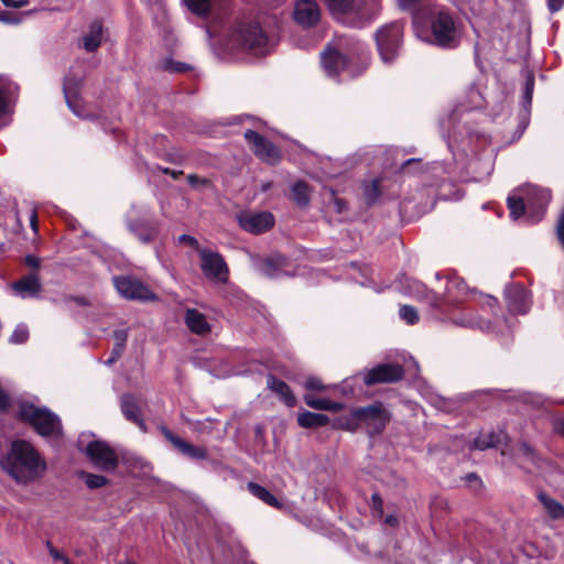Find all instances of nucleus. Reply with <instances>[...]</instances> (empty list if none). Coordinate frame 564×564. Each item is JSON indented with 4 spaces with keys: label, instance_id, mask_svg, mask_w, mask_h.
<instances>
[{
    "label": "nucleus",
    "instance_id": "bb28decb",
    "mask_svg": "<svg viewBox=\"0 0 564 564\" xmlns=\"http://www.w3.org/2000/svg\"><path fill=\"white\" fill-rule=\"evenodd\" d=\"M267 386L271 391L279 395L286 406L293 408L296 404V399L291 388L283 380L273 375H269L267 377Z\"/></svg>",
    "mask_w": 564,
    "mask_h": 564
},
{
    "label": "nucleus",
    "instance_id": "393cba45",
    "mask_svg": "<svg viewBox=\"0 0 564 564\" xmlns=\"http://www.w3.org/2000/svg\"><path fill=\"white\" fill-rule=\"evenodd\" d=\"M507 433L502 430L498 431H486L479 433L474 440L473 447L479 451H485L492 447H498L500 444L507 441Z\"/></svg>",
    "mask_w": 564,
    "mask_h": 564
},
{
    "label": "nucleus",
    "instance_id": "603ef678",
    "mask_svg": "<svg viewBox=\"0 0 564 564\" xmlns=\"http://www.w3.org/2000/svg\"><path fill=\"white\" fill-rule=\"evenodd\" d=\"M304 387L311 391H324L326 389V386H324L322 381L316 377L307 378Z\"/></svg>",
    "mask_w": 564,
    "mask_h": 564
},
{
    "label": "nucleus",
    "instance_id": "4c0bfd02",
    "mask_svg": "<svg viewBox=\"0 0 564 564\" xmlns=\"http://www.w3.org/2000/svg\"><path fill=\"white\" fill-rule=\"evenodd\" d=\"M400 289L403 292L416 297H421L427 294V289L424 284L408 276H404L403 280L400 281Z\"/></svg>",
    "mask_w": 564,
    "mask_h": 564
},
{
    "label": "nucleus",
    "instance_id": "f03ea898",
    "mask_svg": "<svg viewBox=\"0 0 564 564\" xmlns=\"http://www.w3.org/2000/svg\"><path fill=\"white\" fill-rule=\"evenodd\" d=\"M399 6L413 13L416 36L423 42L442 50L459 47L464 25L446 7L431 4L427 0H398Z\"/></svg>",
    "mask_w": 564,
    "mask_h": 564
},
{
    "label": "nucleus",
    "instance_id": "4be33fe9",
    "mask_svg": "<svg viewBox=\"0 0 564 564\" xmlns=\"http://www.w3.org/2000/svg\"><path fill=\"white\" fill-rule=\"evenodd\" d=\"M451 324L462 328L479 329L481 332H494L495 327L491 322L485 321L477 315L473 314L469 308L464 312L448 316Z\"/></svg>",
    "mask_w": 564,
    "mask_h": 564
},
{
    "label": "nucleus",
    "instance_id": "2f4dec72",
    "mask_svg": "<svg viewBox=\"0 0 564 564\" xmlns=\"http://www.w3.org/2000/svg\"><path fill=\"white\" fill-rule=\"evenodd\" d=\"M284 263V259L282 257L276 258H264L254 260L256 269L270 278H274L278 275V270Z\"/></svg>",
    "mask_w": 564,
    "mask_h": 564
},
{
    "label": "nucleus",
    "instance_id": "4468645a",
    "mask_svg": "<svg viewBox=\"0 0 564 564\" xmlns=\"http://www.w3.org/2000/svg\"><path fill=\"white\" fill-rule=\"evenodd\" d=\"M404 376V369L398 364H380L371 369L358 372L352 379L361 378L366 386L377 383H393L400 381Z\"/></svg>",
    "mask_w": 564,
    "mask_h": 564
},
{
    "label": "nucleus",
    "instance_id": "09e8293b",
    "mask_svg": "<svg viewBox=\"0 0 564 564\" xmlns=\"http://www.w3.org/2000/svg\"><path fill=\"white\" fill-rule=\"evenodd\" d=\"M162 68L170 73H184L189 66L182 62H174L173 59H165L162 63Z\"/></svg>",
    "mask_w": 564,
    "mask_h": 564
},
{
    "label": "nucleus",
    "instance_id": "58836bf2",
    "mask_svg": "<svg viewBox=\"0 0 564 564\" xmlns=\"http://www.w3.org/2000/svg\"><path fill=\"white\" fill-rule=\"evenodd\" d=\"M380 180L372 178L362 183V194L368 204H373L380 196L379 189Z\"/></svg>",
    "mask_w": 564,
    "mask_h": 564
},
{
    "label": "nucleus",
    "instance_id": "473e14b6",
    "mask_svg": "<svg viewBox=\"0 0 564 564\" xmlns=\"http://www.w3.org/2000/svg\"><path fill=\"white\" fill-rule=\"evenodd\" d=\"M337 427L348 431L356 432L362 429L360 406L354 409L348 414L340 416L336 423Z\"/></svg>",
    "mask_w": 564,
    "mask_h": 564
},
{
    "label": "nucleus",
    "instance_id": "6e6d98bb",
    "mask_svg": "<svg viewBox=\"0 0 564 564\" xmlns=\"http://www.w3.org/2000/svg\"><path fill=\"white\" fill-rule=\"evenodd\" d=\"M24 262H25L26 265H29L32 269H39L40 265H41L40 258H37L36 256H33V254H28L24 258Z\"/></svg>",
    "mask_w": 564,
    "mask_h": 564
},
{
    "label": "nucleus",
    "instance_id": "3c124183",
    "mask_svg": "<svg viewBox=\"0 0 564 564\" xmlns=\"http://www.w3.org/2000/svg\"><path fill=\"white\" fill-rule=\"evenodd\" d=\"M112 337L116 344L127 345L129 337V327L118 328L113 330Z\"/></svg>",
    "mask_w": 564,
    "mask_h": 564
},
{
    "label": "nucleus",
    "instance_id": "7c9ffc66",
    "mask_svg": "<svg viewBox=\"0 0 564 564\" xmlns=\"http://www.w3.org/2000/svg\"><path fill=\"white\" fill-rule=\"evenodd\" d=\"M304 402L310 408H313L315 410H322V411H330V412H338L344 408V404L340 402L330 401L328 399L324 398H316L315 395L311 393H306L304 397Z\"/></svg>",
    "mask_w": 564,
    "mask_h": 564
},
{
    "label": "nucleus",
    "instance_id": "a878e982",
    "mask_svg": "<svg viewBox=\"0 0 564 564\" xmlns=\"http://www.w3.org/2000/svg\"><path fill=\"white\" fill-rule=\"evenodd\" d=\"M18 89L17 84L4 76H0V117L10 111V101L17 95ZM4 124V122H0V129Z\"/></svg>",
    "mask_w": 564,
    "mask_h": 564
},
{
    "label": "nucleus",
    "instance_id": "1a4fd4ad",
    "mask_svg": "<svg viewBox=\"0 0 564 564\" xmlns=\"http://www.w3.org/2000/svg\"><path fill=\"white\" fill-rule=\"evenodd\" d=\"M376 44L383 64H392L399 56L403 43V23L394 21L380 28L376 34Z\"/></svg>",
    "mask_w": 564,
    "mask_h": 564
},
{
    "label": "nucleus",
    "instance_id": "b1692460",
    "mask_svg": "<svg viewBox=\"0 0 564 564\" xmlns=\"http://www.w3.org/2000/svg\"><path fill=\"white\" fill-rule=\"evenodd\" d=\"M11 288L21 299H37L42 291V283L36 273H31L13 282Z\"/></svg>",
    "mask_w": 564,
    "mask_h": 564
},
{
    "label": "nucleus",
    "instance_id": "2eb2a0df",
    "mask_svg": "<svg viewBox=\"0 0 564 564\" xmlns=\"http://www.w3.org/2000/svg\"><path fill=\"white\" fill-rule=\"evenodd\" d=\"M362 429L368 435L373 436L382 433L390 421V413L380 402L367 406H360Z\"/></svg>",
    "mask_w": 564,
    "mask_h": 564
},
{
    "label": "nucleus",
    "instance_id": "680f3d73",
    "mask_svg": "<svg viewBox=\"0 0 564 564\" xmlns=\"http://www.w3.org/2000/svg\"><path fill=\"white\" fill-rule=\"evenodd\" d=\"M67 301L74 302L79 306H88L90 304L85 296H69Z\"/></svg>",
    "mask_w": 564,
    "mask_h": 564
},
{
    "label": "nucleus",
    "instance_id": "c9c22d12",
    "mask_svg": "<svg viewBox=\"0 0 564 564\" xmlns=\"http://www.w3.org/2000/svg\"><path fill=\"white\" fill-rule=\"evenodd\" d=\"M329 422V417L325 414L304 411L299 414L297 423L305 429L324 426Z\"/></svg>",
    "mask_w": 564,
    "mask_h": 564
},
{
    "label": "nucleus",
    "instance_id": "bf43d9fd",
    "mask_svg": "<svg viewBox=\"0 0 564 564\" xmlns=\"http://www.w3.org/2000/svg\"><path fill=\"white\" fill-rule=\"evenodd\" d=\"M529 126V118L527 115H524L522 118H521V121L518 126V130H517V140L521 138V135L523 134V132L525 131V129L528 128Z\"/></svg>",
    "mask_w": 564,
    "mask_h": 564
},
{
    "label": "nucleus",
    "instance_id": "0eeeda50",
    "mask_svg": "<svg viewBox=\"0 0 564 564\" xmlns=\"http://www.w3.org/2000/svg\"><path fill=\"white\" fill-rule=\"evenodd\" d=\"M325 3L335 20L350 28H365L375 19L365 0H325Z\"/></svg>",
    "mask_w": 564,
    "mask_h": 564
},
{
    "label": "nucleus",
    "instance_id": "aec40b11",
    "mask_svg": "<svg viewBox=\"0 0 564 564\" xmlns=\"http://www.w3.org/2000/svg\"><path fill=\"white\" fill-rule=\"evenodd\" d=\"M293 17L303 28L316 25L321 19V9L315 0H297L294 4Z\"/></svg>",
    "mask_w": 564,
    "mask_h": 564
},
{
    "label": "nucleus",
    "instance_id": "6ab92c4d",
    "mask_svg": "<svg viewBox=\"0 0 564 564\" xmlns=\"http://www.w3.org/2000/svg\"><path fill=\"white\" fill-rule=\"evenodd\" d=\"M160 431L166 441H169L173 447L182 455L195 460H203L208 457V452L205 447L194 446L193 444L172 433L166 426H161Z\"/></svg>",
    "mask_w": 564,
    "mask_h": 564
},
{
    "label": "nucleus",
    "instance_id": "69168bd1",
    "mask_svg": "<svg viewBox=\"0 0 564 564\" xmlns=\"http://www.w3.org/2000/svg\"><path fill=\"white\" fill-rule=\"evenodd\" d=\"M373 509L380 513H382V500L381 498L375 494L372 495Z\"/></svg>",
    "mask_w": 564,
    "mask_h": 564
},
{
    "label": "nucleus",
    "instance_id": "f8f14e48",
    "mask_svg": "<svg viewBox=\"0 0 564 564\" xmlns=\"http://www.w3.org/2000/svg\"><path fill=\"white\" fill-rule=\"evenodd\" d=\"M200 270L205 278L213 283L227 284L229 281V268L224 257L210 249L199 250Z\"/></svg>",
    "mask_w": 564,
    "mask_h": 564
},
{
    "label": "nucleus",
    "instance_id": "39448f33",
    "mask_svg": "<svg viewBox=\"0 0 564 564\" xmlns=\"http://www.w3.org/2000/svg\"><path fill=\"white\" fill-rule=\"evenodd\" d=\"M518 194L508 197L507 204L510 217L518 220L524 217L528 223H538L545 215L546 207L551 200V192L534 185H528L519 189Z\"/></svg>",
    "mask_w": 564,
    "mask_h": 564
},
{
    "label": "nucleus",
    "instance_id": "ddd939ff",
    "mask_svg": "<svg viewBox=\"0 0 564 564\" xmlns=\"http://www.w3.org/2000/svg\"><path fill=\"white\" fill-rule=\"evenodd\" d=\"M112 283L120 296L126 300L150 302L156 299L149 286L133 275H115Z\"/></svg>",
    "mask_w": 564,
    "mask_h": 564
},
{
    "label": "nucleus",
    "instance_id": "49530a36",
    "mask_svg": "<svg viewBox=\"0 0 564 564\" xmlns=\"http://www.w3.org/2000/svg\"><path fill=\"white\" fill-rule=\"evenodd\" d=\"M187 182L194 189L197 191L209 188L212 186V182L208 178L200 177L196 174H189L187 176Z\"/></svg>",
    "mask_w": 564,
    "mask_h": 564
},
{
    "label": "nucleus",
    "instance_id": "72a5a7b5",
    "mask_svg": "<svg viewBox=\"0 0 564 564\" xmlns=\"http://www.w3.org/2000/svg\"><path fill=\"white\" fill-rule=\"evenodd\" d=\"M247 488L252 496L260 499L268 506L274 507L276 509L282 508V503L278 500V498L261 485L250 481L248 482Z\"/></svg>",
    "mask_w": 564,
    "mask_h": 564
},
{
    "label": "nucleus",
    "instance_id": "f3484780",
    "mask_svg": "<svg viewBox=\"0 0 564 564\" xmlns=\"http://www.w3.org/2000/svg\"><path fill=\"white\" fill-rule=\"evenodd\" d=\"M245 139L252 145V151L261 161L268 164H276L281 154L279 149L258 132L248 129L243 133Z\"/></svg>",
    "mask_w": 564,
    "mask_h": 564
},
{
    "label": "nucleus",
    "instance_id": "13d9d810",
    "mask_svg": "<svg viewBox=\"0 0 564 564\" xmlns=\"http://www.w3.org/2000/svg\"><path fill=\"white\" fill-rule=\"evenodd\" d=\"M47 547H48L50 555L54 560H56V561H65L67 558L61 551H58L55 547H53L50 542H47Z\"/></svg>",
    "mask_w": 564,
    "mask_h": 564
},
{
    "label": "nucleus",
    "instance_id": "f704fd0d",
    "mask_svg": "<svg viewBox=\"0 0 564 564\" xmlns=\"http://www.w3.org/2000/svg\"><path fill=\"white\" fill-rule=\"evenodd\" d=\"M291 195L293 202L301 208L308 206L311 200V188L303 182L297 181L291 186Z\"/></svg>",
    "mask_w": 564,
    "mask_h": 564
},
{
    "label": "nucleus",
    "instance_id": "79ce46f5",
    "mask_svg": "<svg viewBox=\"0 0 564 564\" xmlns=\"http://www.w3.org/2000/svg\"><path fill=\"white\" fill-rule=\"evenodd\" d=\"M29 336V327L24 323H20L11 334L9 343L12 345H21L28 341Z\"/></svg>",
    "mask_w": 564,
    "mask_h": 564
},
{
    "label": "nucleus",
    "instance_id": "ea45409f",
    "mask_svg": "<svg viewBox=\"0 0 564 564\" xmlns=\"http://www.w3.org/2000/svg\"><path fill=\"white\" fill-rule=\"evenodd\" d=\"M186 8L196 15H207L210 11V0H183Z\"/></svg>",
    "mask_w": 564,
    "mask_h": 564
},
{
    "label": "nucleus",
    "instance_id": "423d86ee",
    "mask_svg": "<svg viewBox=\"0 0 564 564\" xmlns=\"http://www.w3.org/2000/svg\"><path fill=\"white\" fill-rule=\"evenodd\" d=\"M18 415L45 438L56 440L63 434L59 416L46 406H36L29 402H22Z\"/></svg>",
    "mask_w": 564,
    "mask_h": 564
},
{
    "label": "nucleus",
    "instance_id": "5fc2aeb1",
    "mask_svg": "<svg viewBox=\"0 0 564 564\" xmlns=\"http://www.w3.org/2000/svg\"><path fill=\"white\" fill-rule=\"evenodd\" d=\"M546 4L549 11L555 13L564 7V0H546Z\"/></svg>",
    "mask_w": 564,
    "mask_h": 564
},
{
    "label": "nucleus",
    "instance_id": "de8ad7c7",
    "mask_svg": "<svg viewBox=\"0 0 564 564\" xmlns=\"http://www.w3.org/2000/svg\"><path fill=\"white\" fill-rule=\"evenodd\" d=\"M127 464H128L129 468L131 469V471H133V473L137 470H139L141 473H147V470L149 468V463L138 456L128 457Z\"/></svg>",
    "mask_w": 564,
    "mask_h": 564
},
{
    "label": "nucleus",
    "instance_id": "338daca9",
    "mask_svg": "<svg viewBox=\"0 0 564 564\" xmlns=\"http://www.w3.org/2000/svg\"><path fill=\"white\" fill-rule=\"evenodd\" d=\"M334 205L337 213H343L347 209L346 203L340 198H334Z\"/></svg>",
    "mask_w": 564,
    "mask_h": 564
},
{
    "label": "nucleus",
    "instance_id": "c03bdc74",
    "mask_svg": "<svg viewBox=\"0 0 564 564\" xmlns=\"http://www.w3.org/2000/svg\"><path fill=\"white\" fill-rule=\"evenodd\" d=\"M83 479L85 480V484L88 488L97 489L106 485L107 479L105 476L101 475H95L90 473H83L82 475Z\"/></svg>",
    "mask_w": 564,
    "mask_h": 564
},
{
    "label": "nucleus",
    "instance_id": "a18cd8bd",
    "mask_svg": "<svg viewBox=\"0 0 564 564\" xmlns=\"http://www.w3.org/2000/svg\"><path fill=\"white\" fill-rule=\"evenodd\" d=\"M534 89V77L533 75H528L524 84V90H523V97L522 102L525 110L531 106L532 102V95Z\"/></svg>",
    "mask_w": 564,
    "mask_h": 564
},
{
    "label": "nucleus",
    "instance_id": "9b49d317",
    "mask_svg": "<svg viewBox=\"0 0 564 564\" xmlns=\"http://www.w3.org/2000/svg\"><path fill=\"white\" fill-rule=\"evenodd\" d=\"M127 227L143 243L151 242L158 234V223L149 217V208L132 206L127 215Z\"/></svg>",
    "mask_w": 564,
    "mask_h": 564
},
{
    "label": "nucleus",
    "instance_id": "f257e3e1",
    "mask_svg": "<svg viewBox=\"0 0 564 564\" xmlns=\"http://www.w3.org/2000/svg\"><path fill=\"white\" fill-rule=\"evenodd\" d=\"M484 105L485 98L481 91L476 84H471L455 109L440 121L442 135L455 161L454 164L446 165L445 172L455 180L480 182L494 171V163L490 159L485 162L473 159L468 162V167L474 170V174L469 175V172L465 171V159L490 142L487 134L469 126V112L484 108Z\"/></svg>",
    "mask_w": 564,
    "mask_h": 564
},
{
    "label": "nucleus",
    "instance_id": "cd10ccee",
    "mask_svg": "<svg viewBox=\"0 0 564 564\" xmlns=\"http://www.w3.org/2000/svg\"><path fill=\"white\" fill-rule=\"evenodd\" d=\"M186 326L197 335H206L210 332V325L206 316L196 308H188L185 313Z\"/></svg>",
    "mask_w": 564,
    "mask_h": 564
},
{
    "label": "nucleus",
    "instance_id": "20e7f679",
    "mask_svg": "<svg viewBox=\"0 0 564 564\" xmlns=\"http://www.w3.org/2000/svg\"><path fill=\"white\" fill-rule=\"evenodd\" d=\"M0 468L17 485L29 486L44 476L47 465L30 442L15 440L0 454Z\"/></svg>",
    "mask_w": 564,
    "mask_h": 564
},
{
    "label": "nucleus",
    "instance_id": "4d7b16f0",
    "mask_svg": "<svg viewBox=\"0 0 564 564\" xmlns=\"http://www.w3.org/2000/svg\"><path fill=\"white\" fill-rule=\"evenodd\" d=\"M3 6L8 8H22L25 7L29 1L28 0H1Z\"/></svg>",
    "mask_w": 564,
    "mask_h": 564
},
{
    "label": "nucleus",
    "instance_id": "5701e85b",
    "mask_svg": "<svg viewBox=\"0 0 564 564\" xmlns=\"http://www.w3.org/2000/svg\"><path fill=\"white\" fill-rule=\"evenodd\" d=\"M79 82L67 77L63 85L64 97L68 108L75 116L83 119H94L91 113H88L80 99L78 98Z\"/></svg>",
    "mask_w": 564,
    "mask_h": 564
},
{
    "label": "nucleus",
    "instance_id": "e433bc0d",
    "mask_svg": "<svg viewBox=\"0 0 564 564\" xmlns=\"http://www.w3.org/2000/svg\"><path fill=\"white\" fill-rule=\"evenodd\" d=\"M538 498L550 518L564 519V506L561 502L543 492L539 494Z\"/></svg>",
    "mask_w": 564,
    "mask_h": 564
},
{
    "label": "nucleus",
    "instance_id": "412c9836",
    "mask_svg": "<svg viewBox=\"0 0 564 564\" xmlns=\"http://www.w3.org/2000/svg\"><path fill=\"white\" fill-rule=\"evenodd\" d=\"M508 308L513 314H527L531 307L529 292L521 285L508 286L505 291Z\"/></svg>",
    "mask_w": 564,
    "mask_h": 564
},
{
    "label": "nucleus",
    "instance_id": "e2e57ef3",
    "mask_svg": "<svg viewBox=\"0 0 564 564\" xmlns=\"http://www.w3.org/2000/svg\"><path fill=\"white\" fill-rule=\"evenodd\" d=\"M124 350H126V345L115 343L110 354L113 355V357L120 358L122 356V354L124 352Z\"/></svg>",
    "mask_w": 564,
    "mask_h": 564
},
{
    "label": "nucleus",
    "instance_id": "c85d7f7f",
    "mask_svg": "<svg viewBox=\"0 0 564 564\" xmlns=\"http://www.w3.org/2000/svg\"><path fill=\"white\" fill-rule=\"evenodd\" d=\"M121 411L124 417L143 429V420L141 416L140 408L137 404L134 398L130 394H124L121 398Z\"/></svg>",
    "mask_w": 564,
    "mask_h": 564
},
{
    "label": "nucleus",
    "instance_id": "a211bd4d",
    "mask_svg": "<svg viewBox=\"0 0 564 564\" xmlns=\"http://www.w3.org/2000/svg\"><path fill=\"white\" fill-rule=\"evenodd\" d=\"M239 226L250 234H261L274 225V217L268 212H242L237 216Z\"/></svg>",
    "mask_w": 564,
    "mask_h": 564
},
{
    "label": "nucleus",
    "instance_id": "dca6fc26",
    "mask_svg": "<svg viewBox=\"0 0 564 564\" xmlns=\"http://www.w3.org/2000/svg\"><path fill=\"white\" fill-rule=\"evenodd\" d=\"M85 453L91 463L101 470H113L118 465V457L115 451L105 442H89L85 447Z\"/></svg>",
    "mask_w": 564,
    "mask_h": 564
},
{
    "label": "nucleus",
    "instance_id": "37998d69",
    "mask_svg": "<svg viewBox=\"0 0 564 564\" xmlns=\"http://www.w3.org/2000/svg\"><path fill=\"white\" fill-rule=\"evenodd\" d=\"M399 316L409 325H414L419 322L417 311L411 305H402L399 310Z\"/></svg>",
    "mask_w": 564,
    "mask_h": 564
},
{
    "label": "nucleus",
    "instance_id": "0e129e2a",
    "mask_svg": "<svg viewBox=\"0 0 564 564\" xmlns=\"http://www.w3.org/2000/svg\"><path fill=\"white\" fill-rule=\"evenodd\" d=\"M383 522L384 524L394 528L399 525V518L395 514H389L384 518Z\"/></svg>",
    "mask_w": 564,
    "mask_h": 564
},
{
    "label": "nucleus",
    "instance_id": "774afa93",
    "mask_svg": "<svg viewBox=\"0 0 564 564\" xmlns=\"http://www.w3.org/2000/svg\"><path fill=\"white\" fill-rule=\"evenodd\" d=\"M30 224L34 231L37 230V215L35 212L32 213L30 217Z\"/></svg>",
    "mask_w": 564,
    "mask_h": 564
},
{
    "label": "nucleus",
    "instance_id": "9d476101",
    "mask_svg": "<svg viewBox=\"0 0 564 564\" xmlns=\"http://www.w3.org/2000/svg\"><path fill=\"white\" fill-rule=\"evenodd\" d=\"M234 40L245 50L254 55L269 53L270 42L258 23L241 22L232 33Z\"/></svg>",
    "mask_w": 564,
    "mask_h": 564
},
{
    "label": "nucleus",
    "instance_id": "052dcab7",
    "mask_svg": "<svg viewBox=\"0 0 564 564\" xmlns=\"http://www.w3.org/2000/svg\"><path fill=\"white\" fill-rule=\"evenodd\" d=\"M10 405V399L8 394L0 388V410H6Z\"/></svg>",
    "mask_w": 564,
    "mask_h": 564
},
{
    "label": "nucleus",
    "instance_id": "6e6552de",
    "mask_svg": "<svg viewBox=\"0 0 564 564\" xmlns=\"http://www.w3.org/2000/svg\"><path fill=\"white\" fill-rule=\"evenodd\" d=\"M437 281L445 280V286L442 293V299H438L436 292L432 291L431 302L432 305L442 310L443 313L448 314V311L443 305L456 306L467 301L469 295L474 293V290L468 289L465 281L454 274H442L441 272L435 273Z\"/></svg>",
    "mask_w": 564,
    "mask_h": 564
},
{
    "label": "nucleus",
    "instance_id": "a19ab883",
    "mask_svg": "<svg viewBox=\"0 0 564 564\" xmlns=\"http://www.w3.org/2000/svg\"><path fill=\"white\" fill-rule=\"evenodd\" d=\"M400 545H393L392 549H387L383 553H380L381 557H387L391 564H412V561L404 557V554L400 552Z\"/></svg>",
    "mask_w": 564,
    "mask_h": 564
},
{
    "label": "nucleus",
    "instance_id": "c756f323",
    "mask_svg": "<svg viewBox=\"0 0 564 564\" xmlns=\"http://www.w3.org/2000/svg\"><path fill=\"white\" fill-rule=\"evenodd\" d=\"M102 25L99 21H94L87 34L83 37V46L87 52L96 51L101 43Z\"/></svg>",
    "mask_w": 564,
    "mask_h": 564
},
{
    "label": "nucleus",
    "instance_id": "864d4df0",
    "mask_svg": "<svg viewBox=\"0 0 564 564\" xmlns=\"http://www.w3.org/2000/svg\"><path fill=\"white\" fill-rule=\"evenodd\" d=\"M177 241L180 243H186L188 246H191L192 248H194L198 253H199V250H203L204 248L200 247L198 240L193 237V236H189V235H186V234H183L181 235L178 238H177Z\"/></svg>",
    "mask_w": 564,
    "mask_h": 564
},
{
    "label": "nucleus",
    "instance_id": "7ed1b4c3",
    "mask_svg": "<svg viewBox=\"0 0 564 564\" xmlns=\"http://www.w3.org/2000/svg\"><path fill=\"white\" fill-rule=\"evenodd\" d=\"M321 63L328 77L346 74L352 78L361 75L369 66L370 51L365 43L340 35L321 53Z\"/></svg>",
    "mask_w": 564,
    "mask_h": 564
},
{
    "label": "nucleus",
    "instance_id": "8fccbe9b",
    "mask_svg": "<svg viewBox=\"0 0 564 564\" xmlns=\"http://www.w3.org/2000/svg\"><path fill=\"white\" fill-rule=\"evenodd\" d=\"M519 453L530 460L533 464H536V454L533 447H531L527 442H521L518 448Z\"/></svg>",
    "mask_w": 564,
    "mask_h": 564
}]
</instances>
